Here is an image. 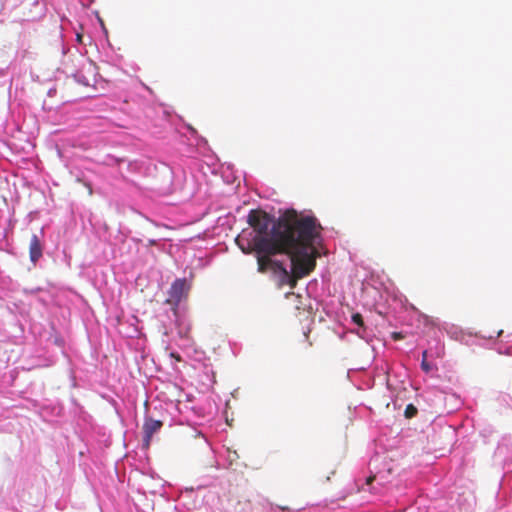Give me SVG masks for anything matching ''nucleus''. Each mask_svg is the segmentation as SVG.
<instances>
[{"label": "nucleus", "instance_id": "f257e3e1", "mask_svg": "<svg viewBox=\"0 0 512 512\" xmlns=\"http://www.w3.org/2000/svg\"><path fill=\"white\" fill-rule=\"evenodd\" d=\"M247 222L253 229L251 238L242 234L235 239L244 254L288 252L297 241L305 240L322 229L315 217L304 216L294 209L286 210L276 221L267 212L252 209Z\"/></svg>", "mask_w": 512, "mask_h": 512}, {"label": "nucleus", "instance_id": "f03ea898", "mask_svg": "<svg viewBox=\"0 0 512 512\" xmlns=\"http://www.w3.org/2000/svg\"><path fill=\"white\" fill-rule=\"evenodd\" d=\"M319 235V230H317L316 234H311L305 240L297 241L288 252L282 253L288 255L291 260V271L285 276L286 285L291 289L297 286L299 279L309 275L315 269L319 252L314 243Z\"/></svg>", "mask_w": 512, "mask_h": 512}, {"label": "nucleus", "instance_id": "7ed1b4c3", "mask_svg": "<svg viewBox=\"0 0 512 512\" xmlns=\"http://www.w3.org/2000/svg\"><path fill=\"white\" fill-rule=\"evenodd\" d=\"M258 271L260 273H266L270 270L275 276L284 275L289 272L281 261L274 260L272 257L276 254H270L268 252L256 253Z\"/></svg>", "mask_w": 512, "mask_h": 512}, {"label": "nucleus", "instance_id": "20e7f679", "mask_svg": "<svg viewBox=\"0 0 512 512\" xmlns=\"http://www.w3.org/2000/svg\"><path fill=\"white\" fill-rule=\"evenodd\" d=\"M190 286L188 285L186 279H176L169 291L168 295L169 297L166 299V303L170 304L172 306L173 312L176 314L178 305L181 302L182 299L186 298L189 292Z\"/></svg>", "mask_w": 512, "mask_h": 512}, {"label": "nucleus", "instance_id": "39448f33", "mask_svg": "<svg viewBox=\"0 0 512 512\" xmlns=\"http://www.w3.org/2000/svg\"><path fill=\"white\" fill-rule=\"evenodd\" d=\"M163 426L162 421L155 420L152 418H146L143 424V445L145 448H149L153 434L161 429Z\"/></svg>", "mask_w": 512, "mask_h": 512}, {"label": "nucleus", "instance_id": "423d86ee", "mask_svg": "<svg viewBox=\"0 0 512 512\" xmlns=\"http://www.w3.org/2000/svg\"><path fill=\"white\" fill-rule=\"evenodd\" d=\"M43 247L37 235L33 234L29 245L30 260L36 263L42 257Z\"/></svg>", "mask_w": 512, "mask_h": 512}, {"label": "nucleus", "instance_id": "0eeeda50", "mask_svg": "<svg viewBox=\"0 0 512 512\" xmlns=\"http://www.w3.org/2000/svg\"><path fill=\"white\" fill-rule=\"evenodd\" d=\"M427 355H428L427 351L426 350L423 351V353H422V361H421V368H422V370L424 372L429 373V372L432 371L433 368H432L431 364L427 360Z\"/></svg>", "mask_w": 512, "mask_h": 512}, {"label": "nucleus", "instance_id": "6e6552de", "mask_svg": "<svg viewBox=\"0 0 512 512\" xmlns=\"http://www.w3.org/2000/svg\"><path fill=\"white\" fill-rule=\"evenodd\" d=\"M404 413H405L406 418H412V417L416 416L417 408L414 405L409 404V405H407Z\"/></svg>", "mask_w": 512, "mask_h": 512}, {"label": "nucleus", "instance_id": "1a4fd4ad", "mask_svg": "<svg viewBox=\"0 0 512 512\" xmlns=\"http://www.w3.org/2000/svg\"><path fill=\"white\" fill-rule=\"evenodd\" d=\"M352 321L353 323H355L356 325L360 326V327H363L364 326V321H363V317L360 313H355L352 315Z\"/></svg>", "mask_w": 512, "mask_h": 512}, {"label": "nucleus", "instance_id": "9d476101", "mask_svg": "<svg viewBox=\"0 0 512 512\" xmlns=\"http://www.w3.org/2000/svg\"><path fill=\"white\" fill-rule=\"evenodd\" d=\"M278 279H279V285L280 286H283V285L287 284V280H286V277L284 275L278 276Z\"/></svg>", "mask_w": 512, "mask_h": 512}, {"label": "nucleus", "instance_id": "9b49d317", "mask_svg": "<svg viewBox=\"0 0 512 512\" xmlns=\"http://www.w3.org/2000/svg\"><path fill=\"white\" fill-rule=\"evenodd\" d=\"M392 338L394 340H400V339H403V335L400 332H393L392 333Z\"/></svg>", "mask_w": 512, "mask_h": 512}, {"label": "nucleus", "instance_id": "f8f14e48", "mask_svg": "<svg viewBox=\"0 0 512 512\" xmlns=\"http://www.w3.org/2000/svg\"><path fill=\"white\" fill-rule=\"evenodd\" d=\"M170 356L174 358L176 361H181V356L178 353L172 352Z\"/></svg>", "mask_w": 512, "mask_h": 512}, {"label": "nucleus", "instance_id": "ddd939ff", "mask_svg": "<svg viewBox=\"0 0 512 512\" xmlns=\"http://www.w3.org/2000/svg\"><path fill=\"white\" fill-rule=\"evenodd\" d=\"M85 66H87L89 70H92V68H93L92 64H90V63H87Z\"/></svg>", "mask_w": 512, "mask_h": 512}, {"label": "nucleus", "instance_id": "4468645a", "mask_svg": "<svg viewBox=\"0 0 512 512\" xmlns=\"http://www.w3.org/2000/svg\"><path fill=\"white\" fill-rule=\"evenodd\" d=\"M155 244H156L155 240H149V245H155Z\"/></svg>", "mask_w": 512, "mask_h": 512}, {"label": "nucleus", "instance_id": "2eb2a0df", "mask_svg": "<svg viewBox=\"0 0 512 512\" xmlns=\"http://www.w3.org/2000/svg\"><path fill=\"white\" fill-rule=\"evenodd\" d=\"M373 481V477L367 478V483L370 484Z\"/></svg>", "mask_w": 512, "mask_h": 512}, {"label": "nucleus", "instance_id": "dca6fc26", "mask_svg": "<svg viewBox=\"0 0 512 512\" xmlns=\"http://www.w3.org/2000/svg\"><path fill=\"white\" fill-rule=\"evenodd\" d=\"M86 85H89L90 84V81L88 79H86V81L84 82Z\"/></svg>", "mask_w": 512, "mask_h": 512}]
</instances>
